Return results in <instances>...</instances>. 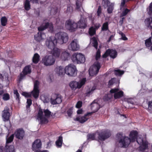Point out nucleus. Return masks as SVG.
I'll list each match as a JSON object with an SVG mask.
<instances>
[{"label":"nucleus","instance_id":"14","mask_svg":"<svg viewBox=\"0 0 152 152\" xmlns=\"http://www.w3.org/2000/svg\"><path fill=\"white\" fill-rule=\"evenodd\" d=\"M137 135L138 134L137 136ZM137 137V136L135 140L136 139L137 142L138 144L140 145V150L142 151H143L147 149L148 148V142L146 141L143 140L140 137L136 139Z\"/></svg>","mask_w":152,"mask_h":152},{"label":"nucleus","instance_id":"8","mask_svg":"<svg viewBox=\"0 0 152 152\" xmlns=\"http://www.w3.org/2000/svg\"><path fill=\"white\" fill-rule=\"evenodd\" d=\"M71 60L75 63L80 64L84 63L86 59L83 55L80 53H76L72 56Z\"/></svg>","mask_w":152,"mask_h":152},{"label":"nucleus","instance_id":"33","mask_svg":"<svg viewBox=\"0 0 152 152\" xmlns=\"http://www.w3.org/2000/svg\"><path fill=\"white\" fill-rule=\"evenodd\" d=\"M96 87L94 86L91 88H90L87 91L86 93V95L87 96H89L96 89Z\"/></svg>","mask_w":152,"mask_h":152},{"label":"nucleus","instance_id":"59","mask_svg":"<svg viewBox=\"0 0 152 152\" xmlns=\"http://www.w3.org/2000/svg\"><path fill=\"white\" fill-rule=\"evenodd\" d=\"M4 91L2 89V88L0 87V96L4 94Z\"/></svg>","mask_w":152,"mask_h":152},{"label":"nucleus","instance_id":"2","mask_svg":"<svg viewBox=\"0 0 152 152\" xmlns=\"http://www.w3.org/2000/svg\"><path fill=\"white\" fill-rule=\"evenodd\" d=\"M137 134V132L136 131H132L130 132L129 138L128 137H123L122 133H118L117 136L120 138L119 141L120 145L122 147H127L131 142L135 141Z\"/></svg>","mask_w":152,"mask_h":152},{"label":"nucleus","instance_id":"29","mask_svg":"<svg viewBox=\"0 0 152 152\" xmlns=\"http://www.w3.org/2000/svg\"><path fill=\"white\" fill-rule=\"evenodd\" d=\"M31 72V69L30 66H25L23 71V73L25 75L30 73Z\"/></svg>","mask_w":152,"mask_h":152},{"label":"nucleus","instance_id":"11","mask_svg":"<svg viewBox=\"0 0 152 152\" xmlns=\"http://www.w3.org/2000/svg\"><path fill=\"white\" fill-rule=\"evenodd\" d=\"M55 61L53 56L47 55L42 58V62L46 66H50L54 64Z\"/></svg>","mask_w":152,"mask_h":152},{"label":"nucleus","instance_id":"18","mask_svg":"<svg viewBox=\"0 0 152 152\" xmlns=\"http://www.w3.org/2000/svg\"><path fill=\"white\" fill-rule=\"evenodd\" d=\"M46 46L52 50V51H51V53L52 54V56H54L55 58H58L59 59L60 55V53L61 52V50L60 49H58V48H56V45H55L54 47L53 48H51L49 47L48 46H47L46 43L45 44Z\"/></svg>","mask_w":152,"mask_h":152},{"label":"nucleus","instance_id":"56","mask_svg":"<svg viewBox=\"0 0 152 152\" xmlns=\"http://www.w3.org/2000/svg\"><path fill=\"white\" fill-rule=\"evenodd\" d=\"M152 107V102H150L148 103V110H150Z\"/></svg>","mask_w":152,"mask_h":152},{"label":"nucleus","instance_id":"20","mask_svg":"<svg viewBox=\"0 0 152 152\" xmlns=\"http://www.w3.org/2000/svg\"><path fill=\"white\" fill-rule=\"evenodd\" d=\"M70 54L67 50L63 51L60 55L59 59L62 61H66L70 58Z\"/></svg>","mask_w":152,"mask_h":152},{"label":"nucleus","instance_id":"9","mask_svg":"<svg viewBox=\"0 0 152 152\" xmlns=\"http://www.w3.org/2000/svg\"><path fill=\"white\" fill-rule=\"evenodd\" d=\"M86 81V78L81 79L78 82L75 81H72L69 83V86L74 90L80 89L85 84Z\"/></svg>","mask_w":152,"mask_h":152},{"label":"nucleus","instance_id":"63","mask_svg":"<svg viewBox=\"0 0 152 152\" xmlns=\"http://www.w3.org/2000/svg\"><path fill=\"white\" fill-rule=\"evenodd\" d=\"M33 3H37V2L38 1L37 0H31Z\"/></svg>","mask_w":152,"mask_h":152},{"label":"nucleus","instance_id":"7","mask_svg":"<svg viewBox=\"0 0 152 152\" xmlns=\"http://www.w3.org/2000/svg\"><path fill=\"white\" fill-rule=\"evenodd\" d=\"M39 82L37 80H36L34 82V89L31 93L23 92L22 94L26 97H30L31 94L35 98H38L39 94Z\"/></svg>","mask_w":152,"mask_h":152},{"label":"nucleus","instance_id":"22","mask_svg":"<svg viewBox=\"0 0 152 152\" xmlns=\"http://www.w3.org/2000/svg\"><path fill=\"white\" fill-rule=\"evenodd\" d=\"M65 68H64L62 66H58L55 69V71L58 75L63 76L66 74Z\"/></svg>","mask_w":152,"mask_h":152},{"label":"nucleus","instance_id":"49","mask_svg":"<svg viewBox=\"0 0 152 152\" xmlns=\"http://www.w3.org/2000/svg\"><path fill=\"white\" fill-rule=\"evenodd\" d=\"M72 11V7L68 6L67 7L66 11L67 12H71Z\"/></svg>","mask_w":152,"mask_h":152},{"label":"nucleus","instance_id":"47","mask_svg":"<svg viewBox=\"0 0 152 152\" xmlns=\"http://www.w3.org/2000/svg\"><path fill=\"white\" fill-rule=\"evenodd\" d=\"M100 50H98L96 53V60H98L100 57Z\"/></svg>","mask_w":152,"mask_h":152},{"label":"nucleus","instance_id":"42","mask_svg":"<svg viewBox=\"0 0 152 152\" xmlns=\"http://www.w3.org/2000/svg\"><path fill=\"white\" fill-rule=\"evenodd\" d=\"M108 23L107 22L104 23L102 28V31H106L108 29Z\"/></svg>","mask_w":152,"mask_h":152},{"label":"nucleus","instance_id":"16","mask_svg":"<svg viewBox=\"0 0 152 152\" xmlns=\"http://www.w3.org/2000/svg\"><path fill=\"white\" fill-rule=\"evenodd\" d=\"M51 103L53 104H60L62 102L61 96L58 94H53L51 98Z\"/></svg>","mask_w":152,"mask_h":152},{"label":"nucleus","instance_id":"38","mask_svg":"<svg viewBox=\"0 0 152 152\" xmlns=\"http://www.w3.org/2000/svg\"><path fill=\"white\" fill-rule=\"evenodd\" d=\"M25 8L26 10H28L30 9V5L28 0H26L24 3Z\"/></svg>","mask_w":152,"mask_h":152},{"label":"nucleus","instance_id":"3","mask_svg":"<svg viewBox=\"0 0 152 152\" xmlns=\"http://www.w3.org/2000/svg\"><path fill=\"white\" fill-rule=\"evenodd\" d=\"M48 27L49 29V31L51 32H53V26L51 23H49L48 22H45L38 27V29L39 31L34 36L35 39L36 41L40 42L45 38L46 37L45 34L40 31L45 30Z\"/></svg>","mask_w":152,"mask_h":152},{"label":"nucleus","instance_id":"32","mask_svg":"<svg viewBox=\"0 0 152 152\" xmlns=\"http://www.w3.org/2000/svg\"><path fill=\"white\" fill-rule=\"evenodd\" d=\"M40 99L44 103H48L49 101V99L48 96L44 95H42L40 96Z\"/></svg>","mask_w":152,"mask_h":152},{"label":"nucleus","instance_id":"17","mask_svg":"<svg viewBox=\"0 0 152 152\" xmlns=\"http://www.w3.org/2000/svg\"><path fill=\"white\" fill-rule=\"evenodd\" d=\"M14 138V135L12 134L7 139V145L6 146L5 150L6 152H14V147L12 145L8 146L7 144L12 141Z\"/></svg>","mask_w":152,"mask_h":152},{"label":"nucleus","instance_id":"52","mask_svg":"<svg viewBox=\"0 0 152 152\" xmlns=\"http://www.w3.org/2000/svg\"><path fill=\"white\" fill-rule=\"evenodd\" d=\"M101 13V8L100 6H99L98 9L97 11V15L99 16Z\"/></svg>","mask_w":152,"mask_h":152},{"label":"nucleus","instance_id":"23","mask_svg":"<svg viewBox=\"0 0 152 152\" xmlns=\"http://www.w3.org/2000/svg\"><path fill=\"white\" fill-rule=\"evenodd\" d=\"M91 113H89L85 115L84 116L81 117H78L74 119L75 120L78 121L80 123H83L87 121L89 118V116L91 115Z\"/></svg>","mask_w":152,"mask_h":152},{"label":"nucleus","instance_id":"54","mask_svg":"<svg viewBox=\"0 0 152 152\" xmlns=\"http://www.w3.org/2000/svg\"><path fill=\"white\" fill-rule=\"evenodd\" d=\"M3 76H4V79L6 80H7L8 78V74L6 73H4L3 75Z\"/></svg>","mask_w":152,"mask_h":152},{"label":"nucleus","instance_id":"35","mask_svg":"<svg viewBox=\"0 0 152 152\" xmlns=\"http://www.w3.org/2000/svg\"><path fill=\"white\" fill-rule=\"evenodd\" d=\"M1 24L2 26H4L6 25L7 23V19L5 17H2L1 19Z\"/></svg>","mask_w":152,"mask_h":152},{"label":"nucleus","instance_id":"4","mask_svg":"<svg viewBox=\"0 0 152 152\" xmlns=\"http://www.w3.org/2000/svg\"><path fill=\"white\" fill-rule=\"evenodd\" d=\"M98 135L99 140L103 141L109 137L111 135V133L110 131L108 130H103L99 133L96 132L88 134L87 136V140L88 141L95 140Z\"/></svg>","mask_w":152,"mask_h":152},{"label":"nucleus","instance_id":"64","mask_svg":"<svg viewBox=\"0 0 152 152\" xmlns=\"http://www.w3.org/2000/svg\"><path fill=\"white\" fill-rule=\"evenodd\" d=\"M38 152H49L48 150L40 151Z\"/></svg>","mask_w":152,"mask_h":152},{"label":"nucleus","instance_id":"51","mask_svg":"<svg viewBox=\"0 0 152 152\" xmlns=\"http://www.w3.org/2000/svg\"><path fill=\"white\" fill-rule=\"evenodd\" d=\"M82 102L81 101L78 102L76 105V107L77 108H79L82 106Z\"/></svg>","mask_w":152,"mask_h":152},{"label":"nucleus","instance_id":"48","mask_svg":"<svg viewBox=\"0 0 152 152\" xmlns=\"http://www.w3.org/2000/svg\"><path fill=\"white\" fill-rule=\"evenodd\" d=\"M119 34L121 35V38L122 39L124 40H126L127 39V38L125 36L124 34L121 32H120L119 33Z\"/></svg>","mask_w":152,"mask_h":152},{"label":"nucleus","instance_id":"34","mask_svg":"<svg viewBox=\"0 0 152 152\" xmlns=\"http://www.w3.org/2000/svg\"><path fill=\"white\" fill-rule=\"evenodd\" d=\"M115 74L117 76H120L124 73V71L120 70L119 69H115L114 70Z\"/></svg>","mask_w":152,"mask_h":152},{"label":"nucleus","instance_id":"13","mask_svg":"<svg viewBox=\"0 0 152 152\" xmlns=\"http://www.w3.org/2000/svg\"><path fill=\"white\" fill-rule=\"evenodd\" d=\"M100 68V64L96 61L90 67L89 70V75L91 76L96 75L99 72Z\"/></svg>","mask_w":152,"mask_h":152},{"label":"nucleus","instance_id":"6","mask_svg":"<svg viewBox=\"0 0 152 152\" xmlns=\"http://www.w3.org/2000/svg\"><path fill=\"white\" fill-rule=\"evenodd\" d=\"M45 116L44 115L43 112L41 109H40L38 113L37 119L41 123L45 124L48 122V118L49 117L51 114V112L48 110H44Z\"/></svg>","mask_w":152,"mask_h":152},{"label":"nucleus","instance_id":"25","mask_svg":"<svg viewBox=\"0 0 152 152\" xmlns=\"http://www.w3.org/2000/svg\"><path fill=\"white\" fill-rule=\"evenodd\" d=\"M41 143L40 140H36L32 145V148L33 150L37 151V149L41 148Z\"/></svg>","mask_w":152,"mask_h":152},{"label":"nucleus","instance_id":"21","mask_svg":"<svg viewBox=\"0 0 152 152\" xmlns=\"http://www.w3.org/2000/svg\"><path fill=\"white\" fill-rule=\"evenodd\" d=\"M103 3L104 5L108 7L107 12L109 13H111L112 12L113 9L114 4L110 3V2L108 0H103Z\"/></svg>","mask_w":152,"mask_h":152},{"label":"nucleus","instance_id":"12","mask_svg":"<svg viewBox=\"0 0 152 152\" xmlns=\"http://www.w3.org/2000/svg\"><path fill=\"white\" fill-rule=\"evenodd\" d=\"M110 92L111 94L107 95V98L106 99L104 98L105 100H108L112 97V95L111 94L112 93H114V96L115 99H118L121 97L123 94V92L122 91H118V88L112 89L110 90Z\"/></svg>","mask_w":152,"mask_h":152},{"label":"nucleus","instance_id":"61","mask_svg":"<svg viewBox=\"0 0 152 152\" xmlns=\"http://www.w3.org/2000/svg\"><path fill=\"white\" fill-rule=\"evenodd\" d=\"M127 102L128 103L132 105L133 104V102L132 100H130V99H128Z\"/></svg>","mask_w":152,"mask_h":152},{"label":"nucleus","instance_id":"60","mask_svg":"<svg viewBox=\"0 0 152 152\" xmlns=\"http://www.w3.org/2000/svg\"><path fill=\"white\" fill-rule=\"evenodd\" d=\"M83 111L82 109L78 110L77 111V113L78 114H81L82 113Z\"/></svg>","mask_w":152,"mask_h":152},{"label":"nucleus","instance_id":"55","mask_svg":"<svg viewBox=\"0 0 152 152\" xmlns=\"http://www.w3.org/2000/svg\"><path fill=\"white\" fill-rule=\"evenodd\" d=\"M126 0H121V8L124 6L125 2H126Z\"/></svg>","mask_w":152,"mask_h":152},{"label":"nucleus","instance_id":"50","mask_svg":"<svg viewBox=\"0 0 152 152\" xmlns=\"http://www.w3.org/2000/svg\"><path fill=\"white\" fill-rule=\"evenodd\" d=\"M14 94L16 95V99H18V100H19V94L18 93L17 90H15L14 91Z\"/></svg>","mask_w":152,"mask_h":152},{"label":"nucleus","instance_id":"5","mask_svg":"<svg viewBox=\"0 0 152 152\" xmlns=\"http://www.w3.org/2000/svg\"><path fill=\"white\" fill-rule=\"evenodd\" d=\"M65 26L67 29L72 31H75L78 27L85 28L86 26V24L85 19L81 18L77 24L72 20H67L66 22Z\"/></svg>","mask_w":152,"mask_h":152},{"label":"nucleus","instance_id":"37","mask_svg":"<svg viewBox=\"0 0 152 152\" xmlns=\"http://www.w3.org/2000/svg\"><path fill=\"white\" fill-rule=\"evenodd\" d=\"M130 10L127 9H124L120 15V17H122L126 15L130 11Z\"/></svg>","mask_w":152,"mask_h":152},{"label":"nucleus","instance_id":"24","mask_svg":"<svg viewBox=\"0 0 152 152\" xmlns=\"http://www.w3.org/2000/svg\"><path fill=\"white\" fill-rule=\"evenodd\" d=\"M10 116V114L9 112V109L7 107L3 111L2 116L3 120L4 121L8 120Z\"/></svg>","mask_w":152,"mask_h":152},{"label":"nucleus","instance_id":"31","mask_svg":"<svg viewBox=\"0 0 152 152\" xmlns=\"http://www.w3.org/2000/svg\"><path fill=\"white\" fill-rule=\"evenodd\" d=\"M39 58L40 56L38 53L34 54L32 58L33 62L35 64L38 63L39 60Z\"/></svg>","mask_w":152,"mask_h":152},{"label":"nucleus","instance_id":"26","mask_svg":"<svg viewBox=\"0 0 152 152\" xmlns=\"http://www.w3.org/2000/svg\"><path fill=\"white\" fill-rule=\"evenodd\" d=\"M91 109L94 112H96L99 108L100 106L96 101H94L91 104Z\"/></svg>","mask_w":152,"mask_h":152},{"label":"nucleus","instance_id":"40","mask_svg":"<svg viewBox=\"0 0 152 152\" xmlns=\"http://www.w3.org/2000/svg\"><path fill=\"white\" fill-rule=\"evenodd\" d=\"M152 37H150L145 40V44L147 47H149L152 44L151 40Z\"/></svg>","mask_w":152,"mask_h":152},{"label":"nucleus","instance_id":"36","mask_svg":"<svg viewBox=\"0 0 152 152\" xmlns=\"http://www.w3.org/2000/svg\"><path fill=\"white\" fill-rule=\"evenodd\" d=\"M76 8L79 11H81V0H77L76 2Z\"/></svg>","mask_w":152,"mask_h":152},{"label":"nucleus","instance_id":"1","mask_svg":"<svg viewBox=\"0 0 152 152\" xmlns=\"http://www.w3.org/2000/svg\"><path fill=\"white\" fill-rule=\"evenodd\" d=\"M68 36L65 32H60L56 34L55 37H50L46 40V44L50 48L57 45L58 43L60 44L66 43L68 40Z\"/></svg>","mask_w":152,"mask_h":152},{"label":"nucleus","instance_id":"44","mask_svg":"<svg viewBox=\"0 0 152 152\" xmlns=\"http://www.w3.org/2000/svg\"><path fill=\"white\" fill-rule=\"evenodd\" d=\"M3 99L4 100L7 101L9 100L10 99V95L7 93L3 94Z\"/></svg>","mask_w":152,"mask_h":152},{"label":"nucleus","instance_id":"43","mask_svg":"<svg viewBox=\"0 0 152 152\" xmlns=\"http://www.w3.org/2000/svg\"><path fill=\"white\" fill-rule=\"evenodd\" d=\"M26 103L27 105H26L27 109V110H29L30 106L32 104V101L31 99H27Z\"/></svg>","mask_w":152,"mask_h":152},{"label":"nucleus","instance_id":"27","mask_svg":"<svg viewBox=\"0 0 152 152\" xmlns=\"http://www.w3.org/2000/svg\"><path fill=\"white\" fill-rule=\"evenodd\" d=\"M16 137L20 139H22L24 135V132L22 129H19L15 133Z\"/></svg>","mask_w":152,"mask_h":152},{"label":"nucleus","instance_id":"39","mask_svg":"<svg viewBox=\"0 0 152 152\" xmlns=\"http://www.w3.org/2000/svg\"><path fill=\"white\" fill-rule=\"evenodd\" d=\"M92 44L94 47L96 49L97 48L98 43L97 39L96 38L94 37L92 38Z\"/></svg>","mask_w":152,"mask_h":152},{"label":"nucleus","instance_id":"30","mask_svg":"<svg viewBox=\"0 0 152 152\" xmlns=\"http://www.w3.org/2000/svg\"><path fill=\"white\" fill-rule=\"evenodd\" d=\"M63 142L62 137L61 136H59L58 139L56 142V144L58 148H60L62 146Z\"/></svg>","mask_w":152,"mask_h":152},{"label":"nucleus","instance_id":"10","mask_svg":"<svg viewBox=\"0 0 152 152\" xmlns=\"http://www.w3.org/2000/svg\"><path fill=\"white\" fill-rule=\"evenodd\" d=\"M66 74L69 76H75L77 73L76 66L73 64H69L65 67Z\"/></svg>","mask_w":152,"mask_h":152},{"label":"nucleus","instance_id":"62","mask_svg":"<svg viewBox=\"0 0 152 152\" xmlns=\"http://www.w3.org/2000/svg\"><path fill=\"white\" fill-rule=\"evenodd\" d=\"M0 79L3 80L4 79V76H3L0 73Z\"/></svg>","mask_w":152,"mask_h":152},{"label":"nucleus","instance_id":"46","mask_svg":"<svg viewBox=\"0 0 152 152\" xmlns=\"http://www.w3.org/2000/svg\"><path fill=\"white\" fill-rule=\"evenodd\" d=\"M116 80V79L114 78L111 79L109 82L108 85L109 86H110L112 85L114 83H115Z\"/></svg>","mask_w":152,"mask_h":152},{"label":"nucleus","instance_id":"41","mask_svg":"<svg viewBox=\"0 0 152 152\" xmlns=\"http://www.w3.org/2000/svg\"><path fill=\"white\" fill-rule=\"evenodd\" d=\"M89 33L90 35L91 36L95 34L96 33V30L94 27H92L89 28Z\"/></svg>","mask_w":152,"mask_h":152},{"label":"nucleus","instance_id":"45","mask_svg":"<svg viewBox=\"0 0 152 152\" xmlns=\"http://www.w3.org/2000/svg\"><path fill=\"white\" fill-rule=\"evenodd\" d=\"M147 11L149 15L152 14V2L150 4L149 8L147 9Z\"/></svg>","mask_w":152,"mask_h":152},{"label":"nucleus","instance_id":"28","mask_svg":"<svg viewBox=\"0 0 152 152\" xmlns=\"http://www.w3.org/2000/svg\"><path fill=\"white\" fill-rule=\"evenodd\" d=\"M145 22L148 28H152V17L147 18L145 20Z\"/></svg>","mask_w":152,"mask_h":152},{"label":"nucleus","instance_id":"19","mask_svg":"<svg viewBox=\"0 0 152 152\" xmlns=\"http://www.w3.org/2000/svg\"><path fill=\"white\" fill-rule=\"evenodd\" d=\"M110 55V57L113 58H115L117 56V53L115 50L108 49L102 56L103 57L105 58Z\"/></svg>","mask_w":152,"mask_h":152},{"label":"nucleus","instance_id":"53","mask_svg":"<svg viewBox=\"0 0 152 152\" xmlns=\"http://www.w3.org/2000/svg\"><path fill=\"white\" fill-rule=\"evenodd\" d=\"M72 108H70L67 111L68 115L70 116L72 113Z\"/></svg>","mask_w":152,"mask_h":152},{"label":"nucleus","instance_id":"57","mask_svg":"<svg viewBox=\"0 0 152 152\" xmlns=\"http://www.w3.org/2000/svg\"><path fill=\"white\" fill-rule=\"evenodd\" d=\"M100 25L99 23H96L95 25V28H94L95 30L98 29L100 26Z\"/></svg>","mask_w":152,"mask_h":152},{"label":"nucleus","instance_id":"58","mask_svg":"<svg viewBox=\"0 0 152 152\" xmlns=\"http://www.w3.org/2000/svg\"><path fill=\"white\" fill-rule=\"evenodd\" d=\"M51 141H50L47 142L46 145V148H50V146H51Z\"/></svg>","mask_w":152,"mask_h":152},{"label":"nucleus","instance_id":"15","mask_svg":"<svg viewBox=\"0 0 152 152\" xmlns=\"http://www.w3.org/2000/svg\"><path fill=\"white\" fill-rule=\"evenodd\" d=\"M68 48L69 50L73 51H77L80 48L77 39L72 40L68 46Z\"/></svg>","mask_w":152,"mask_h":152}]
</instances>
